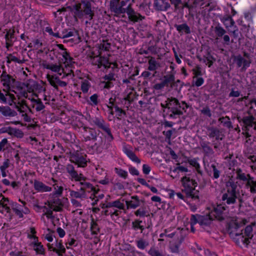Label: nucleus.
Masks as SVG:
<instances>
[{"instance_id": "1", "label": "nucleus", "mask_w": 256, "mask_h": 256, "mask_svg": "<svg viewBox=\"0 0 256 256\" xmlns=\"http://www.w3.org/2000/svg\"><path fill=\"white\" fill-rule=\"evenodd\" d=\"M166 114L171 119H176L186 112L189 105L185 102L179 100L176 98H168L166 100Z\"/></svg>"}, {"instance_id": "2", "label": "nucleus", "mask_w": 256, "mask_h": 256, "mask_svg": "<svg viewBox=\"0 0 256 256\" xmlns=\"http://www.w3.org/2000/svg\"><path fill=\"white\" fill-rule=\"evenodd\" d=\"M110 11L114 13V16H119L126 13L129 18L134 22H138L144 18V17L134 12L132 8L131 4H128L126 8L121 6L120 0H111L110 1Z\"/></svg>"}, {"instance_id": "3", "label": "nucleus", "mask_w": 256, "mask_h": 256, "mask_svg": "<svg viewBox=\"0 0 256 256\" xmlns=\"http://www.w3.org/2000/svg\"><path fill=\"white\" fill-rule=\"evenodd\" d=\"M76 19L84 18L91 20L94 15V11L92 10V2L88 0H82L81 2L73 6L71 8Z\"/></svg>"}, {"instance_id": "4", "label": "nucleus", "mask_w": 256, "mask_h": 256, "mask_svg": "<svg viewBox=\"0 0 256 256\" xmlns=\"http://www.w3.org/2000/svg\"><path fill=\"white\" fill-rule=\"evenodd\" d=\"M66 170L72 178L74 179L76 181L80 182V190L84 192L85 194L93 192L94 196L98 194L99 190H96L92 184L86 182V177L84 176L81 173L78 174V172L75 170L73 165L68 164L66 166Z\"/></svg>"}, {"instance_id": "5", "label": "nucleus", "mask_w": 256, "mask_h": 256, "mask_svg": "<svg viewBox=\"0 0 256 256\" xmlns=\"http://www.w3.org/2000/svg\"><path fill=\"white\" fill-rule=\"evenodd\" d=\"M237 187L236 184L234 182L228 181L226 182V189L222 192L221 200L222 204L228 206H232L233 207L239 196V193L236 191Z\"/></svg>"}, {"instance_id": "6", "label": "nucleus", "mask_w": 256, "mask_h": 256, "mask_svg": "<svg viewBox=\"0 0 256 256\" xmlns=\"http://www.w3.org/2000/svg\"><path fill=\"white\" fill-rule=\"evenodd\" d=\"M88 120L92 126H96L106 133L108 134L106 138L109 142L106 145L104 148L108 149L110 146V142H112L114 140V136L111 132L109 124L106 123L104 119L100 116H90Z\"/></svg>"}, {"instance_id": "7", "label": "nucleus", "mask_w": 256, "mask_h": 256, "mask_svg": "<svg viewBox=\"0 0 256 256\" xmlns=\"http://www.w3.org/2000/svg\"><path fill=\"white\" fill-rule=\"evenodd\" d=\"M0 83L4 88L3 91L6 92H14L16 93L15 89L19 87L20 82L12 76L8 74L4 70L0 74Z\"/></svg>"}, {"instance_id": "8", "label": "nucleus", "mask_w": 256, "mask_h": 256, "mask_svg": "<svg viewBox=\"0 0 256 256\" xmlns=\"http://www.w3.org/2000/svg\"><path fill=\"white\" fill-rule=\"evenodd\" d=\"M181 182L184 189L182 192H184L188 198H191L194 200H198L199 192L196 190L194 188H192L191 186H196L197 182L193 180H191L190 178L187 176H184L182 178Z\"/></svg>"}, {"instance_id": "9", "label": "nucleus", "mask_w": 256, "mask_h": 256, "mask_svg": "<svg viewBox=\"0 0 256 256\" xmlns=\"http://www.w3.org/2000/svg\"><path fill=\"white\" fill-rule=\"evenodd\" d=\"M252 226H248L244 229V232L243 233L242 230L240 232H236L234 234L237 244H240L242 243L244 244L248 245L250 242V240L252 239L253 234H252Z\"/></svg>"}, {"instance_id": "10", "label": "nucleus", "mask_w": 256, "mask_h": 256, "mask_svg": "<svg viewBox=\"0 0 256 256\" xmlns=\"http://www.w3.org/2000/svg\"><path fill=\"white\" fill-rule=\"evenodd\" d=\"M92 64L97 66L98 68H102V72H104L105 70H108L110 68L111 65L113 66L112 67L114 70L118 66L116 62H110L108 58L102 56H96L92 60Z\"/></svg>"}, {"instance_id": "11", "label": "nucleus", "mask_w": 256, "mask_h": 256, "mask_svg": "<svg viewBox=\"0 0 256 256\" xmlns=\"http://www.w3.org/2000/svg\"><path fill=\"white\" fill-rule=\"evenodd\" d=\"M236 178L244 181H246V186L248 188H250L251 192L255 193L256 190V182L254 181V178L250 177V174H246L242 172L240 168H236Z\"/></svg>"}, {"instance_id": "12", "label": "nucleus", "mask_w": 256, "mask_h": 256, "mask_svg": "<svg viewBox=\"0 0 256 256\" xmlns=\"http://www.w3.org/2000/svg\"><path fill=\"white\" fill-rule=\"evenodd\" d=\"M228 206L222 202L214 208V210L210 213L211 215L219 220H222L224 219V216L228 212Z\"/></svg>"}, {"instance_id": "13", "label": "nucleus", "mask_w": 256, "mask_h": 256, "mask_svg": "<svg viewBox=\"0 0 256 256\" xmlns=\"http://www.w3.org/2000/svg\"><path fill=\"white\" fill-rule=\"evenodd\" d=\"M46 68L48 70H50L52 72H58L60 76H62L63 74L64 75L62 77V78L65 76H68L72 78L74 76V74L72 70H68L66 72V70H64L60 66L56 64H48L46 66Z\"/></svg>"}, {"instance_id": "14", "label": "nucleus", "mask_w": 256, "mask_h": 256, "mask_svg": "<svg viewBox=\"0 0 256 256\" xmlns=\"http://www.w3.org/2000/svg\"><path fill=\"white\" fill-rule=\"evenodd\" d=\"M207 134L210 138H215V141L222 140L224 135L222 132L214 126H208L206 128Z\"/></svg>"}, {"instance_id": "15", "label": "nucleus", "mask_w": 256, "mask_h": 256, "mask_svg": "<svg viewBox=\"0 0 256 256\" xmlns=\"http://www.w3.org/2000/svg\"><path fill=\"white\" fill-rule=\"evenodd\" d=\"M244 56L248 58L246 60L240 55L235 56L234 58V62L236 64L238 68L242 67V70H245L247 68L250 66V60L248 58V54L246 52L244 54Z\"/></svg>"}, {"instance_id": "16", "label": "nucleus", "mask_w": 256, "mask_h": 256, "mask_svg": "<svg viewBox=\"0 0 256 256\" xmlns=\"http://www.w3.org/2000/svg\"><path fill=\"white\" fill-rule=\"evenodd\" d=\"M70 160L76 165L78 168H84L87 166V161L85 158L78 154L71 156Z\"/></svg>"}, {"instance_id": "17", "label": "nucleus", "mask_w": 256, "mask_h": 256, "mask_svg": "<svg viewBox=\"0 0 256 256\" xmlns=\"http://www.w3.org/2000/svg\"><path fill=\"white\" fill-rule=\"evenodd\" d=\"M56 196L52 200L48 202V206L50 208H52L54 211L60 212L62 210L63 204L61 200Z\"/></svg>"}, {"instance_id": "18", "label": "nucleus", "mask_w": 256, "mask_h": 256, "mask_svg": "<svg viewBox=\"0 0 256 256\" xmlns=\"http://www.w3.org/2000/svg\"><path fill=\"white\" fill-rule=\"evenodd\" d=\"M47 78L50 84L56 90L58 86L64 87L67 85L66 82L61 80L58 76L48 75Z\"/></svg>"}, {"instance_id": "19", "label": "nucleus", "mask_w": 256, "mask_h": 256, "mask_svg": "<svg viewBox=\"0 0 256 256\" xmlns=\"http://www.w3.org/2000/svg\"><path fill=\"white\" fill-rule=\"evenodd\" d=\"M154 7L156 11H166L170 4L166 0H154Z\"/></svg>"}, {"instance_id": "20", "label": "nucleus", "mask_w": 256, "mask_h": 256, "mask_svg": "<svg viewBox=\"0 0 256 256\" xmlns=\"http://www.w3.org/2000/svg\"><path fill=\"white\" fill-rule=\"evenodd\" d=\"M213 216L210 214H209L201 216H199V224L204 228L210 226L214 220Z\"/></svg>"}, {"instance_id": "21", "label": "nucleus", "mask_w": 256, "mask_h": 256, "mask_svg": "<svg viewBox=\"0 0 256 256\" xmlns=\"http://www.w3.org/2000/svg\"><path fill=\"white\" fill-rule=\"evenodd\" d=\"M140 202H144V201L139 199L137 196H134L131 197L130 200H126V203L127 209H135L140 206Z\"/></svg>"}, {"instance_id": "22", "label": "nucleus", "mask_w": 256, "mask_h": 256, "mask_svg": "<svg viewBox=\"0 0 256 256\" xmlns=\"http://www.w3.org/2000/svg\"><path fill=\"white\" fill-rule=\"evenodd\" d=\"M34 187L36 190L38 192H47L52 190V188L45 185L43 182L34 180Z\"/></svg>"}, {"instance_id": "23", "label": "nucleus", "mask_w": 256, "mask_h": 256, "mask_svg": "<svg viewBox=\"0 0 256 256\" xmlns=\"http://www.w3.org/2000/svg\"><path fill=\"white\" fill-rule=\"evenodd\" d=\"M147 58L149 59L148 70L150 71H155L156 72V70L160 67V63L156 60L154 57L148 56Z\"/></svg>"}, {"instance_id": "24", "label": "nucleus", "mask_w": 256, "mask_h": 256, "mask_svg": "<svg viewBox=\"0 0 256 256\" xmlns=\"http://www.w3.org/2000/svg\"><path fill=\"white\" fill-rule=\"evenodd\" d=\"M200 144L204 153L206 155L208 156L214 153L212 148L210 146V142H209L201 140Z\"/></svg>"}, {"instance_id": "25", "label": "nucleus", "mask_w": 256, "mask_h": 256, "mask_svg": "<svg viewBox=\"0 0 256 256\" xmlns=\"http://www.w3.org/2000/svg\"><path fill=\"white\" fill-rule=\"evenodd\" d=\"M253 116H246L242 119L243 123L246 126V130H249L250 128L254 126V129L256 130V123L254 122Z\"/></svg>"}, {"instance_id": "26", "label": "nucleus", "mask_w": 256, "mask_h": 256, "mask_svg": "<svg viewBox=\"0 0 256 256\" xmlns=\"http://www.w3.org/2000/svg\"><path fill=\"white\" fill-rule=\"evenodd\" d=\"M175 79L174 75L172 74H168L164 76L161 79L165 87H170L172 82Z\"/></svg>"}, {"instance_id": "27", "label": "nucleus", "mask_w": 256, "mask_h": 256, "mask_svg": "<svg viewBox=\"0 0 256 256\" xmlns=\"http://www.w3.org/2000/svg\"><path fill=\"white\" fill-rule=\"evenodd\" d=\"M174 27L179 33L184 32L186 34H190L191 32L189 26L186 23L181 24H174Z\"/></svg>"}, {"instance_id": "28", "label": "nucleus", "mask_w": 256, "mask_h": 256, "mask_svg": "<svg viewBox=\"0 0 256 256\" xmlns=\"http://www.w3.org/2000/svg\"><path fill=\"white\" fill-rule=\"evenodd\" d=\"M222 22L226 28L228 29L229 28H234L235 22L232 18L231 16H228L226 17H224Z\"/></svg>"}, {"instance_id": "29", "label": "nucleus", "mask_w": 256, "mask_h": 256, "mask_svg": "<svg viewBox=\"0 0 256 256\" xmlns=\"http://www.w3.org/2000/svg\"><path fill=\"white\" fill-rule=\"evenodd\" d=\"M214 32L218 38H222L226 33V31L220 24H218L214 28Z\"/></svg>"}, {"instance_id": "30", "label": "nucleus", "mask_w": 256, "mask_h": 256, "mask_svg": "<svg viewBox=\"0 0 256 256\" xmlns=\"http://www.w3.org/2000/svg\"><path fill=\"white\" fill-rule=\"evenodd\" d=\"M124 152L132 161L137 164H140V159L136 156L135 154L132 150L126 148H124Z\"/></svg>"}, {"instance_id": "31", "label": "nucleus", "mask_w": 256, "mask_h": 256, "mask_svg": "<svg viewBox=\"0 0 256 256\" xmlns=\"http://www.w3.org/2000/svg\"><path fill=\"white\" fill-rule=\"evenodd\" d=\"M2 114L5 116L13 117L17 115V112L9 106H4Z\"/></svg>"}, {"instance_id": "32", "label": "nucleus", "mask_w": 256, "mask_h": 256, "mask_svg": "<svg viewBox=\"0 0 256 256\" xmlns=\"http://www.w3.org/2000/svg\"><path fill=\"white\" fill-rule=\"evenodd\" d=\"M218 121L222 124L223 126L226 127L230 129L233 128L232 124L230 121V118L228 116L220 118Z\"/></svg>"}, {"instance_id": "33", "label": "nucleus", "mask_w": 256, "mask_h": 256, "mask_svg": "<svg viewBox=\"0 0 256 256\" xmlns=\"http://www.w3.org/2000/svg\"><path fill=\"white\" fill-rule=\"evenodd\" d=\"M58 54L64 58L65 60L64 62L67 63L68 65L72 62L73 58L70 56V54L67 52L66 49L58 52Z\"/></svg>"}, {"instance_id": "34", "label": "nucleus", "mask_w": 256, "mask_h": 256, "mask_svg": "<svg viewBox=\"0 0 256 256\" xmlns=\"http://www.w3.org/2000/svg\"><path fill=\"white\" fill-rule=\"evenodd\" d=\"M76 31H72L70 30L69 32L66 29L62 30H61L60 34H58L59 36H57L58 38H67L71 37L76 34Z\"/></svg>"}, {"instance_id": "35", "label": "nucleus", "mask_w": 256, "mask_h": 256, "mask_svg": "<svg viewBox=\"0 0 256 256\" xmlns=\"http://www.w3.org/2000/svg\"><path fill=\"white\" fill-rule=\"evenodd\" d=\"M70 194L72 196L76 198H86L87 197L86 194L84 192H82L80 190V191L71 190Z\"/></svg>"}, {"instance_id": "36", "label": "nucleus", "mask_w": 256, "mask_h": 256, "mask_svg": "<svg viewBox=\"0 0 256 256\" xmlns=\"http://www.w3.org/2000/svg\"><path fill=\"white\" fill-rule=\"evenodd\" d=\"M31 101L34 103V104H36L35 108L38 112L42 110L45 108L40 98H32ZM33 107H34V106Z\"/></svg>"}, {"instance_id": "37", "label": "nucleus", "mask_w": 256, "mask_h": 256, "mask_svg": "<svg viewBox=\"0 0 256 256\" xmlns=\"http://www.w3.org/2000/svg\"><path fill=\"white\" fill-rule=\"evenodd\" d=\"M86 132H88V136L92 140H96L97 138V133L94 129L88 128L86 127L84 128Z\"/></svg>"}, {"instance_id": "38", "label": "nucleus", "mask_w": 256, "mask_h": 256, "mask_svg": "<svg viewBox=\"0 0 256 256\" xmlns=\"http://www.w3.org/2000/svg\"><path fill=\"white\" fill-rule=\"evenodd\" d=\"M137 247L140 250H144L149 246L148 242L143 238H140L136 240Z\"/></svg>"}, {"instance_id": "39", "label": "nucleus", "mask_w": 256, "mask_h": 256, "mask_svg": "<svg viewBox=\"0 0 256 256\" xmlns=\"http://www.w3.org/2000/svg\"><path fill=\"white\" fill-rule=\"evenodd\" d=\"M183 86L182 83L180 80H175L174 79V81L172 82L170 86V87L171 89H174L178 92H180Z\"/></svg>"}, {"instance_id": "40", "label": "nucleus", "mask_w": 256, "mask_h": 256, "mask_svg": "<svg viewBox=\"0 0 256 256\" xmlns=\"http://www.w3.org/2000/svg\"><path fill=\"white\" fill-rule=\"evenodd\" d=\"M108 206L109 208L115 207L120 210H124V204L122 203L119 200L111 202H108Z\"/></svg>"}, {"instance_id": "41", "label": "nucleus", "mask_w": 256, "mask_h": 256, "mask_svg": "<svg viewBox=\"0 0 256 256\" xmlns=\"http://www.w3.org/2000/svg\"><path fill=\"white\" fill-rule=\"evenodd\" d=\"M100 228L94 218H92L90 222V230L92 235L97 234L100 232Z\"/></svg>"}, {"instance_id": "42", "label": "nucleus", "mask_w": 256, "mask_h": 256, "mask_svg": "<svg viewBox=\"0 0 256 256\" xmlns=\"http://www.w3.org/2000/svg\"><path fill=\"white\" fill-rule=\"evenodd\" d=\"M255 14V10L254 8L251 9L246 12L244 13V17L246 20L250 22V23H252V18Z\"/></svg>"}, {"instance_id": "43", "label": "nucleus", "mask_w": 256, "mask_h": 256, "mask_svg": "<svg viewBox=\"0 0 256 256\" xmlns=\"http://www.w3.org/2000/svg\"><path fill=\"white\" fill-rule=\"evenodd\" d=\"M90 87V84L88 80H84L82 81L81 90L82 92L86 94L88 92Z\"/></svg>"}, {"instance_id": "44", "label": "nucleus", "mask_w": 256, "mask_h": 256, "mask_svg": "<svg viewBox=\"0 0 256 256\" xmlns=\"http://www.w3.org/2000/svg\"><path fill=\"white\" fill-rule=\"evenodd\" d=\"M134 214L136 216H148V211L146 210V207L144 206L140 207L137 210H136L134 212Z\"/></svg>"}, {"instance_id": "45", "label": "nucleus", "mask_w": 256, "mask_h": 256, "mask_svg": "<svg viewBox=\"0 0 256 256\" xmlns=\"http://www.w3.org/2000/svg\"><path fill=\"white\" fill-rule=\"evenodd\" d=\"M98 95L96 94L90 96V100H88V104L92 106H97L99 102Z\"/></svg>"}, {"instance_id": "46", "label": "nucleus", "mask_w": 256, "mask_h": 256, "mask_svg": "<svg viewBox=\"0 0 256 256\" xmlns=\"http://www.w3.org/2000/svg\"><path fill=\"white\" fill-rule=\"evenodd\" d=\"M172 4L174 6V12L180 11V6L182 4V0H170Z\"/></svg>"}, {"instance_id": "47", "label": "nucleus", "mask_w": 256, "mask_h": 256, "mask_svg": "<svg viewBox=\"0 0 256 256\" xmlns=\"http://www.w3.org/2000/svg\"><path fill=\"white\" fill-rule=\"evenodd\" d=\"M34 250L38 254H43L44 253V248L40 243L36 242L34 244Z\"/></svg>"}, {"instance_id": "48", "label": "nucleus", "mask_w": 256, "mask_h": 256, "mask_svg": "<svg viewBox=\"0 0 256 256\" xmlns=\"http://www.w3.org/2000/svg\"><path fill=\"white\" fill-rule=\"evenodd\" d=\"M211 168L213 172V178L214 179H218L220 174V170L217 168V166L214 164H212L211 165Z\"/></svg>"}, {"instance_id": "49", "label": "nucleus", "mask_w": 256, "mask_h": 256, "mask_svg": "<svg viewBox=\"0 0 256 256\" xmlns=\"http://www.w3.org/2000/svg\"><path fill=\"white\" fill-rule=\"evenodd\" d=\"M216 59L214 58L212 56L208 53L206 57L204 62L208 65V66L210 68L213 64L214 61H215Z\"/></svg>"}, {"instance_id": "50", "label": "nucleus", "mask_w": 256, "mask_h": 256, "mask_svg": "<svg viewBox=\"0 0 256 256\" xmlns=\"http://www.w3.org/2000/svg\"><path fill=\"white\" fill-rule=\"evenodd\" d=\"M114 172L116 174H117L118 176H120V177L126 178L128 176V172L126 170L116 168H114Z\"/></svg>"}, {"instance_id": "51", "label": "nucleus", "mask_w": 256, "mask_h": 256, "mask_svg": "<svg viewBox=\"0 0 256 256\" xmlns=\"http://www.w3.org/2000/svg\"><path fill=\"white\" fill-rule=\"evenodd\" d=\"M7 62L10 64L12 62H18V64H22L23 62L18 60L16 57L12 54H10L7 56Z\"/></svg>"}, {"instance_id": "52", "label": "nucleus", "mask_w": 256, "mask_h": 256, "mask_svg": "<svg viewBox=\"0 0 256 256\" xmlns=\"http://www.w3.org/2000/svg\"><path fill=\"white\" fill-rule=\"evenodd\" d=\"M53 186H54V189L55 190L54 195L57 196H60L62 192L63 191V188L62 186H58L56 184H53Z\"/></svg>"}, {"instance_id": "53", "label": "nucleus", "mask_w": 256, "mask_h": 256, "mask_svg": "<svg viewBox=\"0 0 256 256\" xmlns=\"http://www.w3.org/2000/svg\"><path fill=\"white\" fill-rule=\"evenodd\" d=\"M180 242L174 243L170 246V250L172 252L178 254L179 252V248Z\"/></svg>"}, {"instance_id": "54", "label": "nucleus", "mask_w": 256, "mask_h": 256, "mask_svg": "<svg viewBox=\"0 0 256 256\" xmlns=\"http://www.w3.org/2000/svg\"><path fill=\"white\" fill-rule=\"evenodd\" d=\"M148 254L151 256H164L158 250H156L154 248H150L148 252Z\"/></svg>"}, {"instance_id": "55", "label": "nucleus", "mask_w": 256, "mask_h": 256, "mask_svg": "<svg viewBox=\"0 0 256 256\" xmlns=\"http://www.w3.org/2000/svg\"><path fill=\"white\" fill-rule=\"evenodd\" d=\"M192 82L194 83L196 86L199 87L204 84V80L202 77H196L194 80L193 79ZM192 85H194V84H192Z\"/></svg>"}, {"instance_id": "56", "label": "nucleus", "mask_w": 256, "mask_h": 256, "mask_svg": "<svg viewBox=\"0 0 256 256\" xmlns=\"http://www.w3.org/2000/svg\"><path fill=\"white\" fill-rule=\"evenodd\" d=\"M201 113L204 115L207 116L209 118L212 116V112L208 106H205L200 110Z\"/></svg>"}, {"instance_id": "57", "label": "nucleus", "mask_w": 256, "mask_h": 256, "mask_svg": "<svg viewBox=\"0 0 256 256\" xmlns=\"http://www.w3.org/2000/svg\"><path fill=\"white\" fill-rule=\"evenodd\" d=\"M56 247L58 249V250L60 251V254L66 252V249L62 244V240H60V242L56 240Z\"/></svg>"}, {"instance_id": "58", "label": "nucleus", "mask_w": 256, "mask_h": 256, "mask_svg": "<svg viewBox=\"0 0 256 256\" xmlns=\"http://www.w3.org/2000/svg\"><path fill=\"white\" fill-rule=\"evenodd\" d=\"M68 244L69 246H66L67 248H70V246H78V242L74 238H70L68 240L66 244Z\"/></svg>"}, {"instance_id": "59", "label": "nucleus", "mask_w": 256, "mask_h": 256, "mask_svg": "<svg viewBox=\"0 0 256 256\" xmlns=\"http://www.w3.org/2000/svg\"><path fill=\"white\" fill-rule=\"evenodd\" d=\"M229 33L232 34L233 37L235 38H238V30L236 26H234V27L232 28V30L228 29Z\"/></svg>"}, {"instance_id": "60", "label": "nucleus", "mask_w": 256, "mask_h": 256, "mask_svg": "<svg viewBox=\"0 0 256 256\" xmlns=\"http://www.w3.org/2000/svg\"><path fill=\"white\" fill-rule=\"evenodd\" d=\"M103 79L104 80H108V81H112L115 80V78H114V74L112 72H110L108 74L105 75L103 77Z\"/></svg>"}, {"instance_id": "61", "label": "nucleus", "mask_w": 256, "mask_h": 256, "mask_svg": "<svg viewBox=\"0 0 256 256\" xmlns=\"http://www.w3.org/2000/svg\"><path fill=\"white\" fill-rule=\"evenodd\" d=\"M8 141L6 138H4L0 142V152L4 151L6 148H7Z\"/></svg>"}, {"instance_id": "62", "label": "nucleus", "mask_w": 256, "mask_h": 256, "mask_svg": "<svg viewBox=\"0 0 256 256\" xmlns=\"http://www.w3.org/2000/svg\"><path fill=\"white\" fill-rule=\"evenodd\" d=\"M200 215L196 214V215H192L190 219V223L192 224H195L196 223L199 224V216Z\"/></svg>"}, {"instance_id": "63", "label": "nucleus", "mask_w": 256, "mask_h": 256, "mask_svg": "<svg viewBox=\"0 0 256 256\" xmlns=\"http://www.w3.org/2000/svg\"><path fill=\"white\" fill-rule=\"evenodd\" d=\"M52 208L49 209V210H47L42 216V218H44V216H46L48 218L54 220V216L53 215L52 210H51Z\"/></svg>"}, {"instance_id": "64", "label": "nucleus", "mask_w": 256, "mask_h": 256, "mask_svg": "<svg viewBox=\"0 0 256 256\" xmlns=\"http://www.w3.org/2000/svg\"><path fill=\"white\" fill-rule=\"evenodd\" d=\"M156 72L154 74H152V73L148 71H144L142 74V76L144 77V78H152L156 76Z\"/></svg>"}]
</instances>
